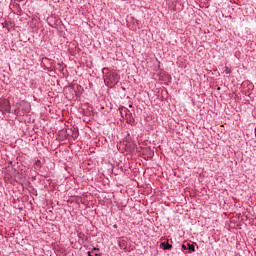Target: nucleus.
Wrapping results in <instances>:
<instances>
[{"instance_id": "5", "label": "nucleus", "mask_w": 256, "mask_h": 256, "mask_svg": "<svg viewBox=\"0 0 256 256\" xmlns=\"http://www.w3.org/2000/svg\"><path fill=\"white\" fill-rule=\"evenodd\" d=\"M35 165H36L37 167H41V160H36Z\"/></svg>"}, {"instance_id": "8", "label": "nucleus", "mask_w": 256, "mask_h": 256, "mask_svg": "<svg viewBox=\"0 0 256 256\" xmlns=\"http://www.w3.org/2000/svg\"><path fill=\"white\" fill-rule=\"evenodd\" d=\"M87 255H88V256H93V255H91V252H87Z\"/></svg>"}, {"instance_id": "13", "label": "nucleus", "mask_w": 256, "mask_h": 256, "mask_svg": "<svg viewBox=\"0 0 256 256\" xmlns=\"http://www.w3.org/2000/svg\"><path fill=\"white\" fill-rule=\"evenodd\" d=\"M19 2L23 1V0H18Z\"/></svg>"}, {"instance_id": "11", "label": "nucleus", "mask_w": 256, "mask_h": 256, "mask_svg": "<svg viewBox=\"0 0 256 256\" xmlns=\"http://www.w3.org/2000/svg\"><path fill=\"white\" fill-rule=\"evenodd\" d=\"M226 73L229 74V71L226 70Z\"/></svg>"}, {"instance_id": "4", "label": "nucleus", "mask_w": 256, "mask_h": 256, "mask_svg": "<svg viewBox=\"0 0 256 256\" xmlns=\"http://www.w3.org/2000/svg\"><path fill=\"white\" fill-rule=\"evenodd\" d=\"M187 245V251H189V253H195V245H197V243H186Z\"/></svg>"}, {"instance_id": "1", "label": "nucleus", "mask_w": 256, "mask_h": 256, "mask_svg": "<svg viewBox=\"0 0 256 256\" xmlns=\"http://www.w3.org/2000/svg\"><path fill=\"white\" fill-rule=\"evenodd\" d=\"M106 78L113 87L119 83V74H117V72H109L108 75H106Z\"/></svg>"}, {"instance_id": "9", "label": "nucleus", "mask_w": 256, "mask_h": 256, "mask_svg": "<svg viewBox=\"0 0 256 256\" xmlns=\"http://www.w3.org/2000/svg\"><path fill=\"white\" fill-rule=\"evenodd\" d=\"M9 164H10V165H13V161H10Z\"/></svg>"}, {"instance_id": "10", "label": "nucleus", "mask_w": 256, "mask_h": 256, "mask_svg": "<svg viewBox=\"0 0 256 256\" xmlns=\"http://www.w3.org/2000/svg\"><path fill=\"white\" fill-rule=\"evenodd\" d=\"M226 73L229 74V71L226 70Z\"/></svg>"}, {"instance_id": "6", "label": "nucleus", "mask_w": 256, "mask_h": 256, "mask_svg": "<svg viewBox=\"0 0 256 256\" xmlns=\"http://www.w3.org/2000/svg\"><path fill=\"white\" fill-rule=\"evenodd\" d=\"M182 249H183V251H187V244H182Z\"/></svg>"}, {"instance_id": "7", "label": "nucleus", "mask_w": 256, "mask_h": 256, "mask_svg": "<svg viewBox=\"0 0 256 256\" xmlns=\"http://www.w3.org/2000/svg\"><path fill=\"white\" fill-rule=\"evenodd\" d=\"M93 251H99V248H95V247H94V248H93Z\"/></svg>"}, {"instance_id": "14", "label": "nucleus", "mask_w": 256, "mask_h": 256, "mask_svg": "<svg viewBox=\"0 0 256 256\" xmlns=\"http://www.w3.org/2000/svg\"><path fill=\"white\" fill-rule=\"evenodd\" d=\"M96 256H99V254H95Z\"/></svg>"}, {"instance_id": "3", "label": "nucleus", "mask_w": 256, "mask_h": 256, "mask_svg": "<svg viewBox=\"0 0 256 256\" xmlns=\"http://www.w3.org/2000/svg\"><path fill=\"white\" fill-rule=\"evenodd\" d=\"M160 247H162L164 251L173 249V245L169 244V242H161Z\"/></svg>"}, {"instance_id": "2", "label": "nucleus", "mask_w": 256, "mask_h": 256, "mask_svg": "<svg viewBox=\"0 0 256 256\" xmlns=\"http://www.w3.org/2000/svg\"><path fill=\"white\" fill-rule=\"evenodd\" d=\"M0 109L5 113H11V102H9V100L2 101L0 103Z\"/></svg>"}, {"instance_id": "12", "label": "nucleus", "mask_w": 256, "mask_h": 256, "mask_svg": "<svg viewBox=\"0 0 256 256\" xmlns=\"http://www.w3.org/2000/svg\"><path fill=\"white\" fill-rule=\"evenodd\" d=\"M129 107L131 108V107H133V105H129Z\"/></svg>"}]
</instances>
